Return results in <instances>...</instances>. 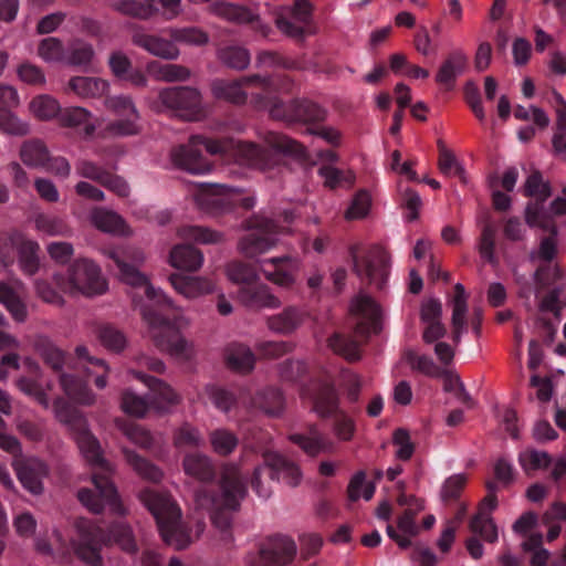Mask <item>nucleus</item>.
<instances>
[{
  "instance_id": "nucleus-1",
  "label": "nucleus",
  "mask_w": 566,
  "mask_h": 566,
  "mask_svg": "<svg viewBox=\"0 0 566 566\" xmlns=\"http://www.w3.org/2000/svg\"><path fill=\"white\" fill-rule=\"evenodd\" d=\"M23 366L29 376H21L17 379L15 385L19 390L45 409L50 407L51 400H54L53 410L56 419L69 426L81 454L93 470L92 480L98 494L95 495L87 489L80 490L77 493L80 502L93 513H101L108 507L113 514H124L125 509L109 480L113 468L104 459L99 442L90 432L86 420L75 409L50 395L52 385L40 381V366L35 360L27 357L23 359Z\"/></svg>"
},
{
  "instance_id": "nucleus-2",
  "label": "nucleus",
  "mask_w": 566,
  "mask_h": 566,
  "mask_svg": "<svg viewBox=\"0 0 566 566\" xmlns=\"http://www.w3.org/2000/svg\"><path fill=\"white\" fill-rule=\"evenodd\" d=\"M102 253L115 262L122 282L144 291L147 303L135 297L134 303L140 311L143 321L147 325V334L155 346L177 359L190 360L196 354L195 345L179 333V329L189 325V321L184 316L169 321L151 308L165 305L176 307L174 302L160 289L149 284L147 276L139 271V266L145 261L144 252L138 248L124 247L104 249Z\"/></svg>"
},
{
  "instance_id": "nucleus-3",
  "label": "nucleus",
  "mask_w": 566,
  "mask_h": 566,
  "mask_svg": "<svg viewBox=\"0 0 566 566\" xmlns=\"http://www.w3.org/2000/svg\"><path fill=\"white\" fill-rule=\"evenodd\" d=\"M268 150H261L252 143L234 140H207L201 136H192L187 145L179 146L171 151L172 164L192 175H205L211 171V165L202 157L199 146H203L211 154H229L238 163L268 171L280 164V155L296 158L305 156V148L290 137L268 132L262 136Z\"/></svg>"
},
{
  "instance_id": "nucleus-4",
  "label": "nucleus",
  "mask_w": 566,
  "mask_h": 566,
  "mask_svg": "<svg viewBox=\"0 0 566 566\" xmlns=\"http://www.w3.org/2000/svg\"><path fill=\"white\" fill-rule=\"evenodd\" d=\"M75 533L77 539L71 541V546L63 541L60 532L53 533L54 544L53 547L46 545L43 541H38L35 546L38 552L42 554H51L55 551L62 556L70 554L71 549L85 563L92 566L101 565L99 548L102 544H107L113 541L120 546V548L128 553L136 551L135 541L130 528L125 524H118L112 530L111 537L104 541L102 537V531L99 527L93 525L91 522L81 518L75 524Z\"/></svg>"
},
{
  "instance_id": "nucleus-5",
  "label": "nucleus",
  "mask_w": 566,
  "mask_h": 566,
  "mask_svg": "<svg viewBox=\"0 0 566 566\" xmlns=\"http://www.w3.org/2000/svg\"><path fill=\"white\" fill-rule=\"evenodd\" d=\"M247 494V486L239 464L228 463L222 467L220 479V494L209 496L203 492L196 494L198 506L210 511L212 523L223 534L224 541H230V513L238 510L241 500Z\"/></svg>"
},
{
  "instance_id": "nucleus-6",
  "label": "nucleus",
  "mask_w": 566,
  "mask_h": 566,
  "mask_svg": "<svg viewBox=\"0 0 566 566\" xmlns=\"http://www.w3.org/2000/svg\"><path fill=\"white\" fill-rule=\"evenodd\" d=\"M140 501L154 515L164 542L175 549H184L192 542V536L181 522V511L167 494L144 490Z\"/></svg>"
},
{
  "instance_id": "nucleus-7",
  "label": "nucleus",
  "mask_w": 566,
  "mask_h": 566,
  "mask_svg": "<svg viewBox=\"0 0 566 566\" xmlns=\"http://www.w3.org/2000/svg\"><path fill=\"white\" fill-rule=\"evenodd\" d=\"M212 93L217 98L228 101L234 104H242L247 101L248 94L253 97V103L259 108H268L271 116L274 118L291 119L285 114L281 113L276 104H271L270 101H263L259 93L249 91L252 88L262 90L266 96L272 92L277 91L276 78H264L261 76L243 77L240 81H224L216 80L212 83Z\"/></svg>"
},
{
  "instance_id": "nucleus-8",
  "label": "nucleus",
  "mask_w": 566,
  "mask_h": 566,
  "mask_svg": "<svg viewBox=\"0 0 566 566\" xmlns=\"http://www.w3.org/2000/svg\"><path fill=\"white\" fill-rule=\"evenodd\" d=\"M55 284L65 294L94 297L103 295L108 290V283L102 269L93 260L76 259L66 270V274H53Z\"/></svg>"
},
{
  "instance_id": "nucleus-9",
  "label": "nucleus",
  "mask_w": 566,
  "mask_h": 566,
  "mask_svg": "<svg viewBox=\"0 0 566 566\" xmlns=\"http://www.w3.org/2000/svg\"><path fill=\"white\" fill-rule=\"evenodd\" d=\"M263 459L264 465L255 468L251 479V485L260 497L268 499L271 496V481L274 475L292 486L300 483L302 473L295 463L287 461L275 452H265Z\"/></svg>"
},
{
  "instance_id": "nucleus-10",
  "label": "nucleus",
  "mask_w": 566,
  "mask_h": 566,
  "mask_svg": "<svg viewBox=\"0 0 566 566\" xmlns=\"http://www.w3.org/2000/svg\"><path fill=\"white\" fill-rule=\"evenodd\" d=\"M104 106L115 118L101 128L102 137H127L142 132L140 114L130 96H107Z\"/></svg>"
},
{
  "instance_id": "nucleus-11",
  "label": "nucleus",
  "mask_w": 566,
  "mask_h": 566,
  "mask_svg": "<svg viewBox=\"0 0 566 566\" xmlns=\"http://www.w3.org/2000/svg\"><path fill=\"white\" fill-rule=\"evenodd\" d=\"M290 232V227L279 228L272 220L255 217L239 239L238 251L247 259L256 260L277 244L279 234Z\"/></svg>"
},
{
  "instance_id": "nucleus-12",
  "label": "nucleus",
  "mask_w": 566,
  "mask_h": 566,
  "mask_svg": "<svg viewBox=\"0 0 566 566\" xmlns=\"http://www.w3.org/2000/svg\"><path fill=\"white\" fill-rule=\"evenodd\" d=\"M193 200L200 209L211 214L222 213L238 205L250 209L255 203L254 198L243 197L238 189L210 184L196 185Z\"/></svg>"
},
{
  "instance_id": "nucleus-13",
  "label": "nucleus",
  "mask_w": 566,
  "mask_h": 566,
  "mask_svg": "<svg viewBox=\"0 0 566 566\" xmlns=\"http://www.w3.org/2000/svg\"><path fill=\"white\" fill-rule=\"evenodd\" d=\"M155 108L157 112H176L178 116L187 120H199L206 115L200 93L191 87L161 90Z\"/></svg>"
},
{
  "instance_id": "nucleus-14",
  "label": "nucleus",
  "mask_w": 566,
  "mask_h": 566,
  "mask_svg": "<svg viewBox=\"0 0 566 566\" xmlns=\"http://www.w3.org/2000/svg\"><path fill=\"white\" fill-rule=\"evenodd\" d=\"M302 261L294 255H281L259 261V269L264 277L281 289H292L297 281Z\"/></svg>"
},
{
  "instance_id": "nucleus-15",
  "label": "nucleus",
  "mask_w": 566,
  "mask_h": 566,
  "mask_svg": "<svg viewBox=\"0 0 566 566\" xmlns=\"http://www.w3.org/2000/svg\"><path fill=\"white\" fill-rule=\"evenodd\" d=\"M350 312L357 319L355 329L357 336L367 337L380 332L382 312L369 295L359 293L352 301Z\"/></svg>"
},
{
  "instance_id": "nucleus-16",
  "label": "nucleus",
  "mask_w": 566,
  "mask_h": 566,
  "mask_svg": "<svg viewBox=\"0 0 566 566\" xmlns=\"http://www.w3.org/2000/svg\"><path fill=\"white\" fill-rule=\"evenodd\" d=\"M388 261L387 252L378 245L369 248L361 255H354L357 274L379 289L388 276Z\"/></svg>"
},
{
  "instance_id": "nucleus-17",
  "label": "nucleus",
  "mask_w": 566,
  "mask_h": 566,
  "mask_svg": "<svg viewBox=\"0 0 566 566\" xmlns=\"http://www.w3.org/2000/svg\"><path fill=\"white\" fill-rule=\"evenodd\" d=\"M296 554L295 543L287 536L277 535L268 539L260 552L262 566H285Z\"/></svg>"
},
{
  "instance_id": "nucleus-18",
  "label": "nucleus",
  "mask_w": 566,
  "mask_h": 566,
  "mask_svg": "<svg viewBox=\"0 0 566 566\" xmlns=\"http://www.w3.org/2000/svg\"><path fill=\"white\" fill-rule=\"evenodd\" d=\"M129 374L149 387L151 409L164 412L180 402V396L160 379L134 370Z\"/></svg>"
},
{
  "instance_id": "nucleus-19",
  "label": "nucleus",
  "mask_w": 566,
  "mask_h": 566,
  "mask_svg": "<svg viewBox=\"0 0 566 566\" xmlns=\"http://www.w3.org/2000/svg\"><path fill=\"white\" fill-rule=\"evenodd\" d=\"M423 501L413 499L412 507H408L397 521L398 531L391 525H387L388 536L395 541L399 547L407 548L411 545V537L416 536L419 527L416 523V515L423 510Z\"/></svg>"
},
{
  "instance_id": "nucleus-20",
  "label": "nucleus",
  "mask_w": 566,
  "mask_h": 566,
  "mask_svg": "<svg viewBox=\"0 0 566 566\" xmlns=\"http://www.w3.org/2000/svg\"><path fill=\"white\" fill-rule=\"evenodd\" d=\"M12 465L19 481L25 490L32 494L42 493V480L48 475V468L41 460L35 458H30L25 461L15 459Z\"/></svg>"
},
{
  "instance_id": "nucleus-21",
  "label": "nucleus",
  "mask_w": 566,
  "mask_h": 566,
  "mask_svg": "<svg viewBox=\"0 0 566 566\" xmlns=\"http://www.w3.org/2000/svg\"><path fill=\"white\" fill-rule=\"evenodd\" d=\"M132 41L135 45L144 49L149 54L164 59L176 60L180 52L176 44L165 38L146 33L142 29H136L132 35Z\"/></svg>"
},
{
  "instance_id": "nucleus-22",
  "label": "nucleus",
  "mask_w": 566,
  "mask_h": 566,
  "mask_svg": "<svg viewBox=\"0 0 566 566\" xmlns=\"http://www.w3.org/2000/svg\"><path fill=\"white\" fill-rule=\"evenodd\" d=\"M312 6L306 0H298L292 9H285L276 18V27L285 34L295 36L303 32L311 17Z\"/></svg>"
},
{
  "instance_id": "nucleus-23",
  "label": "nucleus",
  "mask_w": 566,
  "mask_h": 566,
  "mask_svg": "<svg viewBox=\"0 0 566 566\" xmlns=\"http://www.w3.org/2000/svg\"><path fill=\"white\" fill-rule=\"evenodd\" d=\"M169 282L174 290L187 300H195L214 291V283L203 276L171 274Z\"/></svg>"
},
{
  "instance_id": "nucleus-24",
  "label": "nucleus",
  "mask_w": 566,
  "mask_h": 566,
  "mask_svg": "<svg viewBox=\"0 0 566 566\" xmlns=\"http://www.w3.org/2000/svg\"><path fill=\"white\" fill-rule=\"evenodd\" d=\"M468 61L463 50L450 52L437 71L436 82L446 88H452L457 78L465 71Z\"/></svg>"
},
{
  "instance_id": "nucleus-25",
  "label": "nucleus",
  "mask_w": 566,
  "mask_h": 566,
  "mask_svg": "<svg viewBox=\"0 0 566 566\" xmlns=\"http://www.w3.org/2000/svg\"><path fill=\"white\" fill-rule=\"evenodd\" d=\"M91 223L98 230L118 237H128L132 230L125 220L115 211L95 208L90 212Z\"/></svg>"
},
{
  "instance_id": "nucleus-26",
  "label": "nucleus",
  "mask_w": 566,
  "mask_h": 566,
  "mask_svg": "<svg viewBox=\"0 0 566 566\" xmlns=\"http://www.w3.org/2000/svg\"><path fill=\"white\" fill-rule=\"evenodd\" d=\"M59 122L63 127L80 128L85 137H92L97 129L93 113L80 106L61 109Z\"/></svg>"
},
{
  "instance_id": "nucleus-27",
  "label": "nucleus",
  "mask_w": 566,
  "mask_h": 566,
  "mask_svg": "<svg viewBox=\"0 0 566 566\" xmlns=\"http://www.w3.org/2000/svg\"><path fill=\"white\" fill-rule=\"evenodd\" d=\"M307 316L304 310L290 306L277 314L269 316L266 325L272 332L286 335L302 326Z\"/></svg>"
},
{
  "instance_id": "nucleus-28",
  "label": "nucleus",
  "mask_w": 566,
  "mask_h": 566,
  "mask_svg": "<svg viewBox=\"0 0 566 566\" xmlns=\"http://www.w3.org/2000/svg\"><path fill=\"white\" fill-rule=\"evenodd\" d=\"M449 300V304L452 308L451 323L453 327V342L458 345L465 331V317L468 313V294L461 283L454 285V294Z\"/></svg>"
},
{
  "instance_id": "nucleus-29",
  "label": "nucleus",
  "mask_w": 566,
  "mask_h": 566,
  "mask_svg": "<svg viewBox=\"0 0 566 566\" xmlns=\"http://www.w3.org/2000/svg\"><path fill=\"white\" fill-rule=\"evenodd\" d=\"M238 296L245 306L253 308H277L282 303L265 284H260L254 289L242 287Z\"/></svg>"
},
{
  "instance_id": "nucleus-30",
  "label": "nucleus",
  "mask_w": 566,
  "mask_h": 566,
  "mask_svg": "<svg viewBox=\"0 0 566 566\" xmlns=\"http://www.w3.org/2000/svg\"><path fill=\"white\" fill-rule=\"evenodd\" d=\"M211 11L227 21L235 23H253L254 28L260 30L265 36L268 34V27L261 24L258 18L243 7L231 4L228 2L217 1L211 4Z\"/></svg>"
},
{
  "instance_id": "nucleus-31",
  "label": "nucleus",
  "mask_w": 566,
  "mask_h": 566,
  "mask_svg": "<svg viewBox=\"0 0 566 566\" xmlns=\"http://www.w3.org/2000/svg\"><path fill=\"white\" fill-rule=\"evenodd\" d=\"M67 87L81 98H101L108 92L109 83L101 77L74 76Z\"/></svg>"
},
{
  "instance_id": "nucleus-32",
  "label": "nucleus",
  "mask_w": 566,
  "mask_h": 566,
  "mask_svg": "<svg viewBox=\"0 0 566 566\" xmlns=\"http://www.w3.org/2000/svg\"><path fill=\"white\" fill-rule=\"evenodd\" d=\"M169 263L178 270L196 272L203 264V255L193 247L179 244L172 248Z\"/></svg>"
},
{
  "instance_id": "nucleus-33",
  "label": "nucleus",
  "mask_w": 566,
  "mask_h": 566,
  "mask_svg": "<svg viewBox=\"0 0 566 566\" xmlns=\"http://www.w3.org/2000/svg\"><path fill=\"white\" fill-rule=\"evenodd\" d=\"M29 113L38 120L50 122L60 117L61 104L49 94H38L28 105Z\"/></svg>"
},
{
  "instance_id": "nucleus-34",
  "label": "nucleus",
  "mask_w": 566,
  "mask_h": 566,
  "mask_svg": "<svg viewBox=\"0 0 566 566\" xmlns=\"http://www.w3.org/2000/svg\"><path fill=\"white\" fill-rule=\"evenodd\" d=\"M182 468L187 475L198 481H211L214 476L212 460L202 453H189L184 458Z\"/></svg>"
},
{
  "instance_id": "nucleus-35",
  "label": "nucleus",
  "mask_w": 566,
  "mask_h": 566,
  "mask_svg": "<svg viewBox=\"0 0 566 566\" xmlns=\"http://www.w3.org/2000/svg\"><path fill=\"white\" fill-rule=\"evenodd\" d=\"M146 72L156 81L160 82H184L190 77V71L179 64H163L158 61H150L146 65Z\"/></svg>"
},
{
  "instance_id": "nucleus-36",
  "label": "nucleus",
  "mask_w": 566,
  "mask_h": 566,
  "mask_svg": "<svg viewBox=\"0 0 566 566\" xmlns=\"http://www.w3.org/2000/svg\"><path fill=\"white\" fill-rule=\"evenodd\" d=\"M313 410L321 417H328L337 410L338 399L331 385L313 384Z\"/></svg>"
},
{
  "instance_id": "nucleus-37",
  "label": "nucleus",
  "mask_w": 566,
  "mask_h": 566,
  "mask_svg": "<svg viewBox=\"0 0 566 566\" xmlns=\"http://www.w3.org/2000/svg\"><path fill=\"white\" fill-rule=\"evenodd\" d=\"M20 159L30 168H42L49 163L50 153L42 140L30 139L21 145Z\"/></svg>"
},
{
  "instance_id": "nucleus-38",
  "label": "nucleus",
  "mask_w": 566,
  "mask_h": 566,
  "mask_svg": "<svg viewBox=\"0 0 566 566\" xmlns=\"http://www.w3.org/2000/svg\"><path fill=\"white\" fill-rule=\"evenodd\" d=\"M60 384L65 395L73 401L82 405H92L95 395L87 388L86 384L70 374H61Z\"/></svg>"
},
{
  "instance_id": "nucleus-39",
  "label": "nucleus",
  "mask_w": 566,
  "mask_h": 566,
  "mask_svg": "<svg viewBox=\"0 0 566 566\" xmlns=\"http://www.w3.org/2000/svg\"><path fill=\"white\" fill-rule=\"evenodd\" d=\"M112 8L122 14L140 20H148L158 11L154 0H116Z\"/></svg>"
},
{
  "instance_id": "nucleus-40",
  "label": "nucleus",
  "mask_w": 566,
  "mask_h": 566,
  "mask_svg": "<svg viewBox=\"0 0 566 566\" xmlns=\"http://www.w3.org/2000/svg\"><path fill=\"white\" fill-rule=\"evenodd\" d=\"M25 235L18 231L0 234V263L4 266H11L17 261L20 248L25 240Z\"/></svg>"
},
{
  "instance_id": "nucleus-41",
  "label": "nucleus",
  "mask_w": 566,
  "mask_h": 566,
  "mask_svg": "<svg viewBox=\"0 0 566 566\" xmlns=\"http://www.w3.org/2000/svg\"><path fill=\"white\" fill-rule=\"evenodd\" d=\"M290 440L308 455H316L333 448L332 442L326 440L316 429H312L307 436L295 433L290 436Z\"/></svg>"
},
{
  "instance_id": "nucleus-42",
  "label": "nucleus",
  "mask_w": 566,
  "mask_h": 566,
  "mask_svg": "<svg viewBox=\"0 0 566 566\" xmlns=\"http://www.w3.org/2000/svg\"><path fill=\"white\" fill-rule=\"evenodd\" d=\"M40 245L36 241L25 238L20 248L17 261L20 270L27 275H34L40 270Z\"/></svg>"
},
{
  "instance_id": "nucleus-43",
  "label": "nucleus",
  "mask_w": 566,
  "mask_h": 566,
  "mask_svg": "<svg viewBox=\"0 0 566 566\" xmlns=\"http://www.w3.org/2000/svg\"><path fill=\"white\" fill-rule=\"evenodd\" d=\"M34 349L53 370H60L65 361V355L51 339L39 336L34 342Z\"/></svg>"
},
{
  "instance_id": "nucleus-44",
  "label": "nucleus",
  "mask_w": 566,
  "mask_h": 566,
  "mask_svg": "<svg viewBox=\"0 0 566 566\" xmlns=\"http://www.w3.org/2000/svg\"><path fill=\"white\" fill-rule=\"evenodd\" d=\"M228 365L240 373L250 371L254 366V355L250 348L240 345L232 344L227 348L226 352Z\"/></svg>"
},
{
  "instance_id": "nucleus-45",
  "label": "nucleus",
  "mask_w": 566,
  "mask_h": 566,
  "mask_svg": "<svg viewBox=\"0 0 566 566\" xmlns=\"http://www.w3.org/2000/svg\"><path fill=\"white\" fill-rule=\"evenodd\" d=\"M123 452L127 463L138 475L151 482H159L163 479V471L158 467L142 458L134 451L123 449Z\"/></svg>"
},
{
  "instance_id": "nucleus-46",
  "label": "nucleus",
  "mask_w": 566,
  "mask_h": 566,
  "mask_svg": "<svg viewBox=\"0 0 566 566\" xmlns=\"http://www.w3.org/2000/svg\"><path fill=\"white\" fill-rule=\"evenodd\" d=\"M0 303L11 314L12 318L19 323L27 319L28 310L24 302L17 295V293L6 283L0 281Z\"/></svg>"
},
{
  "instance_id": "nucleus-47",
  "label": "nucleus",
  "mask_w": 566,
  "mask_h": 566,
  "mask_svg": "<svg viewBox=\"0 0 566 566\" xmlns=\"http://www.w3.org/2000/svg\"><path fill=\"white\" fill-rule=\"evenodd\" d=\"M76 355L82 360H87L88 366H85V370L88 377H94V382L97 388L103 389L107 385V365L97 358L88 357L87 349L83 346L76 348Z\"/></svg>"
},
{
  "instance_id": "nucleus-48",
  "label": "nucleus",
  "mask_w": 566,
  "mask_h": 566,
  "mask_svg": "<svg viewBox=\"0 0 566 566\" xmlns=\"http://www.w3.org/2000/svg\"><path fill=\"white\" fill-rule=\"evenodd\" d=\"M209 441L214 453L227 457L231 454L238 447V437L223 428L216 429L210 432Z\"/></svg>"
},
{
  "instance_id": "nucleus-49",
  "label": "nucleus",
  "mask_w": 566,
  "mask_h": 566,
  "mask_svg": "<svg viewBox=\"0 0 566 566\" xmlns=\"http://www.w3.org/2000/svg\"><path fill=\"white\" fill-rule=\"evenodd\" d=\"M518 462L524 472L532 475L536 471L547 469L552 463V458L545 451L525 450L520 453Z\"/></svg>"
},
{
  "instance_id": "nucleus-50",
  "label": "nucleus",
  "mask_w": 566,
  "mask_h": 566,
  "mask_svg": "<svg viewBox=\"0 0 566 566\" xmlns=\"http://www.w3.org/2000/svg\"><path fill=\"white\" fill-rule=\"evenodd\" d=\"M35 294L43 302L56 306L62 307L65 304L63 297V291L55 284L54 280L49 281L46 279H36L33 282Z\"/></svg>"
},
{
  "instance_id": "nucleus-51",
  "label": "nucleus",
  "mask_w": 566,
  "mask_h": 566,
  "mask_svg": "<svg viewBox=\"0 0 566 566\" xmlns=\"http://www.w3.org/2000/svg\"><path fill=\"white\" fill-rule=\"evenodd\" d=\"M224 272L227 277L235 284H250L259 279L254 266L241 261L229 262Z\"/></svg>"
},
{
  "instance_id": "nucleus-52",
  "label": "nucleus",
  "mask_w": 566,
  "mask_h": 566,
  "mask_svg": "<svg viewBox=\"0 0 566 566\" xmlns=\"http://www.w3.org/2000/svg\"><path fill=\"white\" fill-rule=\"evenodd\" d=\"M120 409L129 416L140 418L151 410V405L150 400L132 390H125L120 399Z\"/></svg>"
},
{
  "instance_id": "nucleus-53",
  "label": "nucleus",
  "mask_w": 566,
  "mask_h": 566,
  "mask_svg": "<svg viewBox=\"0 0 566 566\" xmlns=\"http://www.w3.org/2000/svg\"><path fill=\"white\" fill-rule=\"evenodd\" d=\"M33 222L35 229L46 235H65L70 232L66 222L56 216L39 213L34 217Z\"/></svg>"
},
{
  "instance_id": "nucleus-54",
  "label": "nucleus",
  "mask_w": 566,
  "mask_h": 566,
  "mask_svg": "<svg viewBox=\"0 0 566 566\" xmlns=\"http://www.w3.org/2000/svg\"><path fill=\"white\" fill-rule=\"evenodd\" d=\"M318 174L324 179L325 186L329 188L352 186L356 180V175L353 170H340L328 165L322 166L318 169Z\"/></svg>"
},
{
  "instance_id": "nucleus-55",
  "label": "nucleus",
  "mask_w": 566,
  "mask_h": 566,
  "mask_svg": "<svg viewBox=\"0 0 566 566\" xmlns=\"http://www.w3.org/2000/svg\"><path fill=\"white\" fill-rule=\"evenodd\" d=\"M179 237L201 244H213L223 240L222 233L197 226L182 227L179 230Z\"/></svg>"
},
{
  "instance_id": "nucleus-56",
  "label": "nucleus",
  "mask_w": 566,
  "mask_h": 566,
  "mask_svg": "<svg viewBox=\"0 0 566 566\" xmlns=\"http://www.w3.org/2000/svg\"><path fill=\"white\" fill-rule=\"evenodd\" d=\"M524 193L537 201H545L551 196L552 189L549 182L544 180L542 174L535 170L525 180Z\"/></svg>"
},
{
  "instance_id": "nucleus-57",
  "label": "nucleus",
  "mask_w": 566,
  "mask_h": 566,
  "mask_svg": "<svg viewBox=\"0 0 566 566\" xmlns=\"http://www.w3.org/2000/svg\"><path fill=\"white\" fill-rule=\"evenodd\" d=\"M470 528L473 533L480 535L484 541L494 543L497 541V527L485 512H479L471 521Z\"/></svg>"
},
{
  "instance_id": "nucleus-58",
  "label": "nucleus",
  "mask_w": 566,
  "mask_h": 566,
  "mask_svg": "<svg viewBox=\"0 0 566 566\" xmlns=\"http://www.w3.org/2000/svg\"><path fill=\"white\" fill-rule=\"evenodd\" d=\"M0 129L9 135L23 136L29 134L30 124L19 118L10 108H0Z\"/></svg>"
},
{
  "instance_id": "nucleus-59",
  "label": "nucleus",
  "mask_w": 566,
  "mask_h": 566,
  "mask_svg": "<svg viewBox=\"0 0 566 566\" xmlns=\"http://www.w3.org/2000/svg\"><path fill=\"white\" fill-rule=\"evenodd\" d=\"M97 338L104 347L113 352H122L127 345L124 333L111 325L101 326Z\"/></svg>"
},
{
  "instance_id": "nucleus-60",
  "label": "nucleus",
  "mask_w": 566,
  "mask_h": 566,
  "mask_svg": "<svg viewBox=\"0 0 566 566\" xmlns=\"http://www.w3.org/2000/svg\"><path fill=\"white\" fill-rule=\"evenodd\" d=\"M371 208V197L366 190L358 191L345 211L346 220H359L368 216Z\"/></svg>"
},
{
  "instance_id": "nucleus-61",
  "label": "nucleus",
  "mask_w": 566,
  "mask_h": 566,
  "mask_svg": "<svg viewBox=\"0 0 566 566\" xmlns=\"http://www.w3.org/2000/svg\"><path fill=\"white\" fill-rule=\"evenodd\" d=\"M219 59L230 67L242 70L250 63V53L243 48L229 46L219 51Z\"/></svg>"
},
{
  "instance_id": "nucleus-62",
  "label": "nucleus",
  "mask_w": 566,
  "mask_h": 566,
  "mask_svg": "<svg viewBox=\"0 0 566 566\" xmlns=\"http://www.w3.org/2000/svg\"><path fill=\"white\" fill-rule=\"evenodd\" d=\"M375 492V486L366 481L365 473L358 472L348 484V496L352 501L364 499L369 501Z\"/></svg>"
},
{
  "instance_id": "nucleus-63",
  "label": "nucleus",
  "mask_w": 566,
  "mask_h": 566,
  "mask_svg": "<svg viewBox=\"0 0 566 566\" xmlns=\"http://www.w3.org/2000/svg\"><path fill=\"white\" fill-rule=\"evenodd\" d=\"M64 53V46L56 38L42 40L38 48V55L48 63L62 61Z\"/></svg>"
},
{
  "instance_id": "nucleus-64",
  "label": "nucleus",
  "mask_w": 566,
  "mask_h": 566,
  "mask_svg": "<svg viewBox=\"0 0 566 566\" xmlns=\"http://www.w3.org/2000/svg\"><path fill=\"white\" fill-rule=\"evenodd\" d=\"M19 80L28 85L43 86L46 77L41 67L30 62H23L17 67Z\"/></svg>"
}]
</instances>
